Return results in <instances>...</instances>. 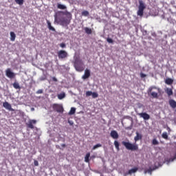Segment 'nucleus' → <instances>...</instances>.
I'll use <instances>...</instances> for the list:
<instances>
[{
  "label": "nucleus",
  "instance_id": "nucleus-15",
  "mask_svg": "<svg viewBox=\"0 0 176 176\" xmlns=\"http://www.w3.org/2000/svg\"><path fill=\"white\" fill-rule=\"evenodd\" d=\"M168 104L170 107H172L173 109H175L176 108V101L174 100L173 99H170L168 100Z\"/></svg>",
  "mask_w": 176,
  "mask_h": 176
},
{
  "label": "nucleus",
  "instance_id": "nucleus-44",
  "mask_svg": "<svg viewBox=\"0 0 176 176\" xmlns=\"http://www.w3.org/2000/svg\"><path fill=\"white\" fill-rule=\"evenodd\" d=\"M69 124H71V126H72L74 124V122H69Z\"/></svg>",
  "mask_w": 176,
  "mask_h": 176
},
{
  "label": "nucleus",
  "instance_id": "nucleus-29",
  "mask_svg": "<svg viewBox=\"0 0 176 176\" xmlns=\"http://www.w3.org/2000/svg\"><path fill=\"white\" fill-rule=\"evenodd\" d=\"M153 145H159V141L156 138L153 139L152 140Z\"/></svg>",
  "mask_w": 176,
  "mask_h": 176
},
{
  "label": "nucleus",
  "instance_id": "nucleus-33",
  "mask_svg": "<svg viewBox=\"0 0 176 176\" xmlns=\"http://www.w3.org/2000/svg\"><path fill=\"white\" fill-rule=\"evenodd\" d=\"M82 16H85V17L89 16V11H86V10L82 11Z\"/></svg>",
  "mask_w": 176,
  "mask_h": 176
},
{
  "label": "nucleus",
  "instance_id": "nucleus-25",
  "mask_svg": "<svg viewBox=\"0 0 176 176\" xmlns=\"http://www.w3.org/2000/svg\"><path fill=\"white\" fill-rule=\"evenodd\" d=\"M58 100H63V98H65V93L62 92V93L58 94Z\"/></svg>",
  "mask_w": 176,
  "mask_h": 176
},
{
  "label": "nucleus",
  "instance_id": "nucleus-5",
  "mask_svg": "<svg viewBox=\"0 0 176 176\" xmlns=\"http://www.w3.org/2000/svg\"><path fill=\"white\" fill-rule=\"evenodd\" d=\"M54 23H57L58 24L60 23L61 25H67L69 24V21H68V19L65 18L58 19L57 18V16H55L54 17Z\"/></svg>",
  "mask_w": 176,
  "mask_h": 176
},
{
  "label": "nucleus",
  "instance_id": "nucleus-17",
  "mask_svg": "<svg viewBox=\"0 0 176 176\" xmlns=\"http://www.w3.org/2000/svg\"><path fill=\"white\" fill-rule=\"evenodd\" d=\"M140 140H142V135L138 132H136V136L134 138L135 142L140 141Z\"/></svg>",
  "mask_w": 176,
  "mask_h": 176
},
{
  "label": "nucleus",
  "instance_id": "nucleus-18",
  "mask_svg": "<svg viewBox=\"0 0 176 176\" xmlns=\"http://www.w3.org/2000/svg\"><path fill=\"white\" fill-rule=\"evenodd\" d=\"M10 41L12 42H14V41H16V34H14V32H10Z\"/></svg>",
  "mask_w": 176,
  "mask_h": 176
},
{
  "label": "nucleus",
  "instance_id": "nucleus-1",
  "mask_svg": "<svg viewBox=\"0 0 176 176\" xmlns=\"http://www.w3.org/2000/svg\"><path fill=\"white\" fill-rule=\"evenodd\" d=\"M72 63L76 71H78V72H83V71H85V64L79 57H74V60Z\"/></svg>",
  "mask_w": 176,
  "mask_h": 176
},
{
  "label": "nucleus",
  "instance_id": "nucleus-42",
  "mask_svg": "<svg viewBox=\"0 0 176 176\" xmlns=\"http://www.w3.org/2000/svg\"><path fill=\"white\" fill-rule=\"evenodd\" d=\"M52 80H53L54 82H57V78H56V77H53V78H52Z\"/></svg>",
  "mask_w": 176,
  "mask_h": 176
},
{
  "label": "nucleus",
  "instance_id": "nucleus-45",
  "mask_svg": "<svg viewBox=\"0 0 176 176\" xmlns=\"http://www.w3.org/2000/svg\"><path fill=\"white\" fill-rule=\"evenodd\" d=\"M67 14H69V16H71V13L70 12H67Z\"/></svg>",
  "mask_w": 176,
  "mask_h": 176
},
{
  "label": "nucleus",
  "instance_id": "nucleus-36",
  "mask_svg": "<svg viewBox=\"0 0 176 176\" xmlns=\"http://www.w3.org/2000/svg\"><path fill=\"white\" fill-rule=\"evenodd\" d=\"M107 41L108 42V43H113V40L111 38H107Z\"/></svg>",
  "mask_w": 176,
  "mask_h": 176
},
{
  "label": "nucleus",
  "instance_id": "nucleus-12",
  "mask_svg": "<svg viewBox=\"0 0 176 176\" xmlns=\"http://www.w3.org/2000/svg\"><path fill=\"white\" fill-rule=\"evenodd\" d=\"M89 78H90V70L88 69H86L85 70L84 75L82 76V79L85 80L86 79H89Z\"/></svg>",
  "mask_w": 176,
  "mask_h": 176
},
{
  "label": "nucleus",
  "instance_id": "nucleus-32",
  "mask_svg": "<svg viewBox=\"0 0 176 176\" xmlns=\"http://www.w3.org/2000/svg\"><path fill=\"white\" fill-rule=\"evenodd\" d=\"M101 146H102V145L101 144H98L94 146L92 149L94 151L95 149H97V148H101Z\"/></svg>",
  "mask_w": 176,
  "mask_h": 176
},
{
  "label": "nucleus",
  "instance_id": "nucleus-27",
  "mask_svg": "<svg viewBox=\"0 0 176 176\" xmlns=\"http://www.w3.org/2000/svg\"><path fill=\"white\" fill-rule=\"evenodd\" d=\"M75 112H76V109L72 107L69 112V115H74Z\"/></svg>",
  "mask_w": 176,
  "mask_h": 176
},
{
  "label": "nucleus",
  "instance_id": "nucleus-23",
  "mask_svg": "<svg viewBox=\"0 0 176 176\" xmlns=\"http://www.w3.org/2000/svg\"><path fill=\"white\" fill-rule=\"evenodd\" d=\"M57 8L58 9H60L61 10H65V9H67V6L60 3L57 4Z\"/></svg>",
  "mask_w": 176,
  "mask_h": 176
},
{
  "label": "nucleus",
  "instance_id": "nucleus-24",
  "mask_svg": "<svg viewBox=\"0 0 176 176\" xmlns=\"http://www.w3.org/2000/svg\"><path fill=\"white\" fill-rule=\"evenodd\" d=\"M47 24L48 28L50 31H56V29L54 28H53V26H52V23H50V21H47Z\"/></svg>",
  "mask_w": 176,
  "mask_h": 176
},
{
  "label": "nucleus",
  "instance_id": "nucleus-8",
  "mask_svg": "<svg viewBox=\"0 0 176 176\" xmlns=\"http://www.w3.org/2000/svg\"><path fill=\"white\" fill-rule=\"evenodd\" d=\"M96 159V155H91L90 157V153H87L85 156V163H90V160H94Z\"/></svg>",
  "mask_w": 176,
  "mask_h": 176
},
{
  "label": "nucleus",
  "instance_id": "nucleus-37",
  "mask_svg": "<svg viewBox=\"0 0 176 176\" xmlns=\"http://www.w3.org/2000/svg\"><path fill=\"white\" fill-rule=\"evenodd\" d=\"M60 47H62V49H64V48L67 47V45H65V43H62L60 44Z\"/></svg>",
  "mask_w": 176,
  "mask_h": 176
},
{
  "label": "nucleus",
  "instance_id": "nucleus-38",
  "mask_svg": "<svg viewBox=\"0 0 176 176\" xmlns=\"http://www.w3.org/2000/svg\"><path fill=\"white\" fill-rule=\"evenodd\" d=\"M42 93H43V89H38V90L36 91V94H42Z\"/></svg>",
  "mask_w": 176,
  "mask_h": 176
},
{
  "label": "nucleus",
  "instance_id": "nucleus-10",
  "mask_svg": "<svg viewBox=\"0 0 176 176\" xmlns=\"http://www.w3.org/2000/svg\"><path fill=\"white\" fill-rule=\"evenodd\" d=\"M138 116L142 118L144 120H149L151 119V116L146 113H138Z\"/></svg>",
  "mask_w": 176,
  "mask_h": 176
},
{
  "label": "nucleus",
  "instance_id": "nucleus-39",
  "mask_svg": "<svg viewBox=\"0 0 176 176\" xmlns=\"http://www.w3.org/2000/svg\"><path fill=\"white\" fill-rule=\"evenodd\" d=\"M140 76H141V78H146V74H145L144 73H141Z\"/></svg>",
  "mask_w": 176,
  "mask_h": 176
},
{
  "label": "nucleus",
  "instance_id": "nucleus-13",
  "mask_svg": "<svg viewBox=\"0 0 176 176\" xmlns=\"http://www.w3.org/2000/svg\"><path fill=\"white\" fill-rule=\"evenodd\" d=\"M110 135L111 138H113V140H118V138H119V134L118 133V131L115 130L111 131Z\"/></svg>",
  "mask_w": 176,
  "mask_h": 176
},
{
  "label": "nucleus",
  "instance_id": "nucleus-4",
  "mask_svg": "<svg viewBox=\"0 0 176 176\" xmlns=\"http://www.w3.org/2000/svg\"><path fill=\"white\" fill-rule=\"evenodd\" d=\"M146 9V6L145 3L142 0H139V6H138V10L137 12V15L140 16V17H142L144 16V10Z\"/></svg>",
  "mask_w": 176,
  "mask_h": 176
},
{
  "label": "nucleus",
  "instance_id": "nucleus-34",
  "mask_svg": "<svg viewBox=\"0 0 176 176\" xmlns=\"http://www.w3.org/2000/svg\"><path fill=\"white\" fill-rule=\"evenodd\" d=\"M85 94H86V97H90V96H92L93 92L91 91H87Z\"/></svg>",
  "mask_w": 176,
  "mask_h": 176
},
{
  "label": "nucleus",
  "instance_id": "nucleus-2",
  "mask_svg": "<svg viewBox=\"0 0 176 176\" xmlns=\"http://www.w3.org/2000/svg\"><path fill=\"white\" fill-rule=\"evenodd\" d=\"M147 94L151 96L152 98H159V94H160V88H157L155 86H151L147 90Z\"/></svg>",
  "mask_w": 176,
  "mask_h": 176
},
{
  "label": "nucleus",
  "instance_id": "nucleus-28",
  "mask_svg": "<svg viewBox=\"0 0 176 176\" xmlns=\"http://www.w3.org/2000/svg\"><path fill=\"white\" fill-rule=\"evenodd\" d=\"M162 137L164 138V140H168V135L167 134V132H164L162 134Z\"/></svg>",
  "mask_w": 176,
  "mask_h": 176
},
{
  "label": "nucleus",
  "instance_id": "nucleus-9",
  "mask_svg": "<svg viewBox=\"0 0 176 176\" xmlns=\"http://www.w3.org/2000/svg\"><path fill=\"white\" fill-rule=\"evenodd\" d=\"M6 75L8 76V78H10V79H13L16 76V74L10 70V69H7L6 71Z\"/></svg>",
  "mask_w": 176,
  "mask_h": 176
},
{
  "label": "nucleus",
  "instance_id": "nucleus-30",
  "mask_svg": "<svg viewBox=\"0 0 176 176\" xmlns=\"http://www.w3.org/2000/svg\"><path fill=\"white\" fill-rule=\"evenodd\" d=\"M153 171V169L150 168L149 169H147V170H144V174H146L147 173H148V174L152 175Z\"/></svg>",
  "mask_w": 176,
  "mask_h": 176
},
{
  "label": "nucleus",
  "instance_id": "nucleus-11",
  "mask_svg": "<svg viewBox=\"0 0 176 176\" xmlns=\"http://www.w3.org/2000/svg\"><path fill=\"white\" fill-rule=\"evenodd\" d=\"M34 124H36V120H30L28 123L26 124L27 127L29 129H34Z\"/></svg>",
  "mask_w": 176,
  "mask_h": 176
},
{
  "label": "nucleus",
  "instance_id": "nucleus-35",
  "mask_svg": "<svg viewBox=\"0 0 176 176\" xmlns=\"http://www.w3.org/2000/svg\"><path fill=\"white\" fill-rule=\"evenodd\" d=\"M98 97V94L96 92H92V98H97Z\"/></svg>",
  "mask_w": 176,
  "mask_h": 176
},
{
  "label": "nucleus",
  "instance_id": "nucleus-3",
  "mask_svg": "<svg viewBox=\"0 0 176 176\" xmlns=\"http://www.w3.org/2000/svg\"><path fill=\"white\" fill-rule=\"evenodd\" d=\"M122 144L128 151H138V145L135 144H132L130 142L124 141H122Z\"/></svg>",
  "mask_w": 176,
  "mask_h": 176
},
{
  "label": "nucleus",
  "instance_id": "nucleus-16",
  "mask_svg": "<svg viewBox=\"0 0 176 176\" xmlns=\"http://www.w3.org/2000/svg\"><path fill=\"white\" fill-rule=\"evenodd\" d=\"M138 171V168L135 167L131 170H129L126 173V175H131V174H134Z\"/></svg>",
  "mask_w": 176,
  "mask_h": 176
},
{
  "label": "nucleus",
  "instance_id": "nucleus-20",
  "mask_svg": "<svg viewBox=\"0 0 176 176\" xmlns=\"http://www.w3.org/2000/svg\"><path fill=\"white\" fill-rule=\"evenodd\" d=\"M166 94H168V97H170V96H173V89L170 88H166V89L165 90Z\"/></svg>",
  "mask_w": 176,
  "mask_h": 176
},
{
  "label": "nucleus",
  "instance_id": "nucleus-40",
  "mask_svg": "<svg viewBox=\"0 0 176 176\" xmlns=\"http://www.w3.org/2000/svg\"><path fill=\"white\" fill-rule=\"evenodd\" d=\"M34 166H39V163H38V161H36V160H34Z\"/></svg>",
  "mask_w": 176,
  "mask_h": 176
},
{
  "label": "nucleus",
  "instance_id": "nucleus-7",
  "mask_svg": "<svg viewBox=\"0 0 176 176\" xmlns=\"http://www.w3.org/2000/svg\"><path fill=\"white\" fill-rule=\"evenodd\" d=\"M52 109L54 111H56V112H58V113H63V112H64V107H63V105L59 104H52Z\"/></svg>",
  "mask_w": 176,
  "mask_h": 176
},
{
  "label": "nucleus",
  "instance_id": "nucleus-22",
  "mask_svg": "<svg viewBox=\"0 0 176 176\" xmlns=\"http://www.w3.org/2000/svg\"><path fill=\"white\" fill-rule=\"evenodd\" d=\"M114 146L118 151H120V148L119 147L120 144L119 142H118V140L114 141Z\"/></svg>",
  "mask_w": 176,
  "mask_h": 176
},
{
  "label": "nucleus",
  "instance_id": "nucleus-14",
  "mask_svg": "<svg viewBox=\"0 0 176 176\" xmlns=\"http://www.w3.org/2000/svg\"><path fill=\"white\" fill-rule=\"evenodd\" d=\"M3 108H5L6 109H8V111H13V109H12V104H10L8 102H3Z\"/></svg>",
  "mask_w": 176,
  "mask_h": 176
},
{
  "label": "nucleus",
  "instance_id": "nucleus-19",
  "mask_svg": "<svg viewBox=\"0 0 176 176\" xmlns=\"http://www.w3.org/2000/svg\"><path fill=\"white\" fill-rule=\"evenodd\" d=\"M173 82L174 80H173L172 78H168L165 80L166 85H173Z\"/></svg>",
  "mask_w": 176,
  "mask_h": 176
},
{
  "label": "nucleus",
  "instance_id": "nucleus-26",
  "mask_svg": "<svg viewBox=\"0 0 176 176\" xmlns=\"http://www.w3.org/2000/svg\"><path fill=\"white\" fill-rule=\"evenodd\" d=\"M85 32L88 35H90L93 32V31L89 28H85Z\"/></svg>",
  "mask_w": 176,
  "mask_h": 176
},
{
  "label": "nucleus",
  "instance_id": "nucleus-41",
  "mask_svg": "<svg viewBox=\"0 0 176 176\" xmlns=\"http://www.w3.org/2000/svg\"><path fill=\"white\" fill-rule=\"evenodd\" d=\"M176 159V157L174 158H170L168 162H174V160Z\"/></svg>",
  "mask_w": 176,
  "mask_h": 176
},
{
  "label": "nucleus",
  "instance_id": "nucleus-43",
  "mask_svg": "<svg viewBox=\"0 0 176 176\" xmlns=\"http://www.w3.org/2000/svg\"><path fill=\"white\" fill-rule=\"evenodd\" d=\"M61 146H62V148H65L66 145H65V144H62Z\"/></svg>",
  "mask_w": 176,
  "mask_h": 176
},
{
  "label": "nucleus",
  "instance_id": "nucleus-6",
  "mask_svg": "<svg viewBox=\"0 0 176 176\" xmlns=\"http://www.w3.org/2000/svg\"><path fill=\"white\" fill-rule=\"evenodd\" d=\"M59 60H65L68 57V52L65 50H60L57 52Z\"/></svg>",
  "mask_w": 176,
  "mask_h": 176
},
{
  "label": "nucleus",
  "instance_id": "nucleus-21",
  "mask_svg": "<svg viewBox=\"0 0 176 176\" xmlns=\"http://www.w3.org/2000/svg\"><path fill=\"white\" fill-rule=\"evenodd\" d=\"M12 86H13L14 89H16V90L21 89V87H20V85H19V82H14L12 84Z\"/></svg>",
  "mask_w": 176,
  "mask_h": 176
},
{
  "label": "nucleus",
  "instance_id": "nucleus-31",
  "mask_svg": "<svg viewBox=\"0 0 176 176\" xmlns=\"http://www.w3.org/2000/svg\"><path fill=\"white\" fill-rule=\"evenodd\" d=\"M16 3H17V5H23V3H24V0H14Z\"/></svg>",
  "mask_w": 176,
  "mask_h": 176
}]
</instances>
